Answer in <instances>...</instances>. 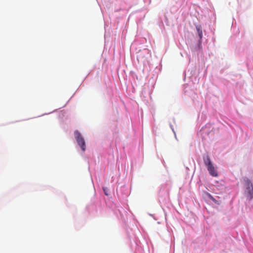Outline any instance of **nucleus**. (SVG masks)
Segmentation results:
<instances>
[{
  "label": "nucleus",
  "instance_id": "1",
  "mask_svg": "<svg viewBox=\"0 0 253 253\" xmlns=\"http://www.w3.org/2000/svg\"><path fill=\"white\" fill-rule=\"evenodd\" d=\"M107 207L111 209L114 213L116 215L118 219L126 222L127 219V212L122 207H119L111 200L109 199L106 202Z\"/></svg>",
  "mask_w": 253,
  "mask_h": 253
},
{
  "label": "nucleus",
  "instance_id": "2",
  "mask_svg": "<svg viewBox=\"0 0 253 253\" xmlns=\"http://www.w3.org/2000/svg\"><path fill=\"white\" fill-rule=\"evenodd\" d=\"M243 185L244 195L249 201L253 199V183L247 176L242 178Z\"/></svg>",
  "mask_w": 253,
  "mask_h": 253
},
{
  "label": "nucleus",
  "instance_id": "3",
  "mask_svg": "<svg viewBox=\"0 0 253 253\" xmlns=\"http://www.w3.org/2000/svg\"><path fill=\"white\" fill-rule=\"evenodd\" d=\"M75 139L77 142V146L81 149L82 155L86 150V143L84 136L78 130H76L74 133Z\"/></svg>",
  "mask_w": 253,
  "mask_h": 253
},
{
  "label": "nucleus",
  "instance_id": "4",
  "mask_svg": "<svg viewBox=\"0 0 253 253\" xmlns=\"http://www.w3.org/2000/svg\"><path fill=\"white\" fill-rule=\"evenodd\" d=\"M194 84L193 80H188V83L183 85V91L186 95L192 96L195 94V87Z\"/></svg>",
  "mask_w": 253,
  "mask_h": 253
},
{
  "label": "nucleus",
  "instance_id": "5",
  "mask_svg": "<svg viewBox=\"0 0 253 253\" xmlns=\"http://www.w3.org/2000/svg\"><path fill=\"white\" fill-rule=\"evenodd\" d=\"M156 80H147L144 84L142 89V92L144 94H151L156 84Z\"/></svg>",
  "mask_w": 253,
  "mask_h": 253
},
{
  "label": "nucleus",
  "instance_id": "6",
  "mask_svg": "<svg viewBox=\"0 0 253 253\" xmlns=\"http://www.w3.org/2000/svg\"><path fill=\"white\" fill-rule=\"evenodd\" d=\"M117 195L119 198H125L128 196L130 194V191L128 187L123 185L119 188H117Z\"/></svg>",
  "mask_w": 253,
  "mask_h": 253
},
{
  "label": "nucleus",
  "instance_id": "7",
  "mask_svg": "<svg viewBox=\"0 0 253 253\" xmlns=\"http://www.w3.org/2000/svg\"><path fill=\"white\" fill-rule=\"evenodd\" d=\"M159 202L160 203H165L169 201V194L165 188H162L158 194Z\"/></svg>",
  "mask_w": 253,
  "mask_h": 253
},
{
  "label": "nucleus",
  "instance_id": "8",
  "mask_svg": "<svg viewBox=\"0 0 253 253\" xmlns=\"http://www.w3.org/2000/svg\"><path fill=\"white\" fill-rule=\"evenodd\" d=\"M207 168L211 176L213 177H217L218 176V173L215 169L213 164L207 167Z\"/></svg>",
  "mask_w": 253,
  "mask_h": 253
},
{
  "label": "nucleus",
  "instance_id": "9",
  "mask_svg": "<svg viewBox=\"0 0 253 253\" xmlns=\"http://www.w3.org/2000/svg\"><path fill=\"white\" fill-rule=\"evenodd\" d=\"M203 159L204 163L205 165L206 166V167L213 164V163L211 160L210 156H209V155L207 154H205L203 155Z\"/></svg>",
  "mask_w": 253,
  "mask_h": 253
},
{
  "label": "nucleus",
  "instance_id": "10",
  "mask_svg": "<svg viewBox=\"0 0 253 253\" xmlns=\"http://www.w3.org/2000/svg\"><path fill=\"white\" fill-rule=\"evenodd\" d=\"M206 195L207 198L211 200L214 204L217 205H219L220 204V201L215 199L210 193L207 192Z\"/></svg>",
  "mask_w": 253,
  "mask_h": 253
},
{
  "label": "nucleus",
  "instance_id": "11",
  "mask_svg": "<svg viewBox=\"0 0 253 253\" xmlns=\"http://www.w3.org/2000/svg\"><path fill=\"white\" fill-rule=\"evenodd\" d=\"M97 209L96 205L94 203H92L86 206V209L89 213H94L96 211Z\"/></svg>",
  "mask_w": 253,
  "mask_h": 253
},
{
  "label": "nucleus",
  "instance_id": "12",
  "mask_svg": "<svg viewBox=\"0 0 253 253\" xmlns=\"http://www.w3.org/2000/svg\"><path fill=\"white\" fill-rule=\"evenodd\" d=\"M195 27H196L199 39L202 40L203 32H202V28L201 25L200 24H195Z\"/></svg>",
  "mask_w": 253,
  "mask_h": 253
},
{
  "label": "nucleus",
  "instance_id": "13",
  "mask_svg": "<svg viewBox=\"0 0 253 253\" xmlns=\"http://www.w3.org/2000/svg\"><path fill=\"white\" fill-rule=\"evenodd\" d=\"M102 190H103L104 194L106 196H107L108 197H110L111 195V190L107 187L103 186Z\"/></svg>",
  "mask_w": 253,
  "mask_h": 253
},
{
  "label": "nucleus",
  "instance_id": "14",
  "mask_svg": "<svg viewBox=\"0 0 253 253\" xmlns=\"http://www.w3.org/2000/svg\"><path fill=\"white\" fill-rule=\"evenodd\" d=\"M202 40L199 39L198 41L197 44L196 46L195 47V49L197 51L200 52L202 51Z\"/></svg>",
  "mask_w": 253,
  "mask_h": 253
},
{
  "label": "nucleus",
  "instance_id": "15",
  "mask_svg": "<svg viewBox=\"0 0 253 253\" xmlns=\"http://www.w3.org/2000/svg\"><path fill=\"white\" fill-rule=\"evenodd\" d=\"M169 126L171 129V130L172 131V132H173L174 134V136H175V138H176V133L174 131V127H173V126L172 125V124L171 123H169Z\"/></svg>",
  "mask_w": 253,
  "mask_h": 253
},
{
  "label": "nucleus",
  "instance_id": "16",
  "mask_svg": "<svg viewBox=\"0 0 253 253\" xmlns=\"http://www.w3.org/2000/svg\"><path fill=\"white\" fill-rule=\"evenodd\" d=\"M57 109H55V110H53V111H52L51 112H49V113H48L43 114L41 116H44V115H45L50 114L51 113H54V112H56L57 111Z\"/></svg>",
  "mask_w": 253,
  "mask_h": 253
},
{
  "label": "nucleus",
  "instance_id": "17",
  "mask_svg": "<svg viewBox=\"0 0 253 253\" xmlns=\"http://www.w3.org/2000/svg\"><path fill=\"white\" fill-rule=\"evenodd\" d=\"M130 83H131V86H132V89H133L132 91V92H133V90H134V89H135V88H134V85H133V83H132V82H131Z\"/></svg>",
  "mask_w": 253,
  "mask_h": 253
},
{
  "label": "nucleus",
  "instance_id": "18",
  "mask_svg": "<svg viewBox=\"0 0 253 253\" xmlns=\"http://www.w3.org/2000/svg\"><path fill=\"white\" fill-rule=\"evenodd\" d=\"M149 214L150 216H151L152 217H153L155 220H156L157 219L155 217V216H154V214H150V213H149Z\"/></svg>",
  "mask_w": 253,
  "mask_h": 253
},
{
  "label": "nucleus",
  "instance_id": "19",
  "mask_svg": "<svg viewBox=\"0 0 253 253\" xmlns=\"http://www.w3.org/2000/svg\"><path fill=\"white\" fill-rule=\"evenodd\" d=\"M84 81L81 84L79 87L78 88V89L81 86H84Z\"/></svg>",
  "mask_w": 253,
  "mask_h": 253
},
{
  "label": "nucleus",
  "instance_id": "20",
  "mask_svg": "<svg viewBox=\"0 0 253 253\" xmlns=\"http://www.w3.org/2000/svg\"><path fill=\"white\" fill-rule=\"evenodd\" d=\"M133 165L136 166V164H135V163H134V161H133L131 162V167H132Z\"/></svg>",
  "mask_w": 253,
  "mask_h": 253
},
{
  "label": "nucleus",
  "instance_id": "21",
  "mask_svg": "<svg viewBox=\"0 0 253 253\" xmlns=\"http://www.w3.org/2000/svg\"><path fill=\"white\" fill-rule=\"evenodd\" d=\"M142 164V160H140V164L138 165V167H140Z\"/></svg>",
  "mask_w": 253,
  "mask_h": 253
},
{
  "label": "nucleus",
  "instance_id": "22",
  "mask_svg": "<svg viewBox=\"0 0 253 253\" xmlns=\"http://www.w3.org/2000/svg\"><path fill=\"white\" fill-rule=\"evenodd\" d=\"M114 177L113 176L111 178V182H113L114 181Z\"/></svg>",
  "mask_w": 253,
  "mask_h": 253
},
{
  "label": "nucleus",
  "instance_id": "23",
  "mask_svg": "<svg viewBox=\"0 0 253 253\" xmlns=\"http://www.w3.org/2000/svg\"><path fill=\"white\" fill-rule=\"evenodd\" d=\"M75 93L71 97V98L69 99V100L67 101V103L70 100L71 98H72L73 96L74 95Z\"/></svg>",
  "mask_w": 253,
  "mask_h": 253
},
{
  "label": "nucleus",
  "instance_id": "24",
  "mask_svg": "<svg viewBox=\"0 0 253 253\" xmlns=\"http://www.w3.org/2000/svg\"><path fill=\"white\" fill-rule=\"evenodd\" d=\"M128 85H127V86H126V89H128Z\"/></svg>",
  "mask_w": 253,
  "mask_h": 253
}]
</instances>
